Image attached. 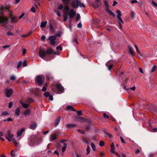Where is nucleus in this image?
Returning <instances> with one entry per match:
<instances>
[{"mask_svg": "<svg viewBox=\"0 0 157 157\" xmlns=\"http://www.w3.org/2000/svg\"><path fill=\"white\" fill-rule=\"evenodd\" d=\"M50 95V93L48 92H45L44 94V96L46 97H48Z\"/></svg>", "mask_w": 157, "mask_h": 157, "instance_id": "42", "label": "nucleus"}, {"mask_svg": "<svg viewBox=\"0 0 157 157\" xmlns=\"http://www.w3.org/2000/svg\"><path fill=\"white\" fill-rule=\"evenodd\" d=\"M70 0H61V1L64 4H67Z\"/></svg>", "mask_w": 157, "mask_h": 157, "instance_id": "52", "label": "nucleus"}, {"mask_svg": "<svg viewBox=\"0 0 157 157\" xmlns=\"http://www.w3.org/2000/svg\"><path fill=\"white\" fill-rule=\"evenodd\" d=\"M56 87L57 89L60 91L63 92L64 90V88L61 84H58L56 85Z\"/></svg>", "mask_w": 157, "mask_h": 157, "instance_id": "17", "label": "nucleus"}, {"mask_svg": "<svg viewBox=\"0 0 157 157\" xmlns=\"http://www.w3.org/2000/svg\"><path fill=\"white\" fill-rule=\"evenodd\" d=\"M56 39V37L55 36H50L49 37L48 39L50 40V44L52 45H54L55 44V40Z\"/></svg>", "mask_w": 157, "mask_h": 157, "instance_id": "11", "label": "nucleus"}, {"mask_svg": "<svg viewBox=\"0 0 157 157\" xmlns=\"http://www.w3.org/2000/svg\"><path fill=\"white\" fill-rule=\"evenodd\" d=\"M86 151H87V153H86V155H88L90 152V147L88 145L87 146V148H86Z\"/></svg>", "mask_w": 157, "mask_h": 157, "instance_id": "44", "label": "nucleus"}, {"mask_svg": "<svg viewBox=\"0 0 157 157\" xmlns=\"http://www.w3.org/2000/svg\"><path fill=\"white\" fill-rule=\"evenodd\" d=\"M38 54L41 58L44 59L45 57L46 56L47 53L43 48H40L39 52Z\"/></svg>", "mask_w": 157, "mask_h": 157, "instance_id": "6", "label": "nucleus"}, {"mask_svg": "<svg viewBox=\"0 0 157 157\" xmlns=\"http://www.w3.org/2000/svg\"><path fill=\"white\" fill-rule=\"evenodd\" d=\"M47 23V21H45L44 22H42L40 24V27L41 28H44L46 26V25Z\"/></svg>", "mask_w": 157, "mask_h": 157, "instance_id": "31", "label": "nucleus"}, {"mask_svg": "<svg viewBox=\"0 0 157 157\" xmlns=\"http://www.w3.org/2000/svg\"><path fill=\"white\" fill-rule=\"evenodd\" d=\"M9 115V113L7 111H4L2 113L1 116L4 115L5 116H8Z\"/></svg>", "mask_w": 157, "mask_h": 157, "instance_id": "38", "label": "nucleus"}, {"mask_svg": "<svg viewBox=\"0 0 157 157\" xmlns=\"http://www.w3.org/2000/svg\"><path fill=\"white\" fill-rule=\"evenodd\" d=\"M77 27L79 28H81L82 27V24L81 22L77 25Z\"/></svg>", "mask_w": 157, "mask_h": 157, "instance_id": "61", "label": "nucleus"}, {"mask_svg": "<svg viewBox=\"0 0 157 157\" xmlns=\"http://www.w3.org/2000/svg\"><path fill=\"white\" fill-rule=\"evenodd\" d=\"M63 6L62 4H60L59 5V6L58 7V9L59 10H62L63 9Z\"/></svg>", "mask_w": 157, "mask_h": 157, "instance_id": "54", "label": "nucleus"}, {"mask_svg": "<svg viewBox=\"0 0 157 157\" xmlns=\"http://www.w3.org/2000/svg\"><path fill=\"white\" fill-rule=\"evenodd\" d=\"M31 113V111L29 109H27L23 113L25 116L29 115Z\"/></svg>", "mask_w": 157, "mask_h": 157, "instance_id": "22", "label": "nucleus"}, {"mask_svg": "<svg viewBox=\"0 0 157 157\" xmlns=\"http://www.w3.org/2000/svg\"><path fill=\"white\" fill-rule=\"evenodd\" d=\"M13 105V102H10L9 104L8 107L9 108H11Z\"/></svg>", "mask_w": 157, "mask_h": 157, "instance_id": "62", "label": "nucleus"}, {"mask_svg": "<svg viewBox=\"0 0 157 157\" xmlns=\"http://www.w3.org/2000/svg\"><path fill=\"white\" fill-rule=\"evenodd\" d=\"M22 63L21 61H19L18 62L17 66V69H18L19 68L21 67L22 65Z\"/></svg>", "mask_w": 157, "mask_h": 157, "instance_id": "37", "label": "nucleus"}, {"mask_svg": "<svg viewBox=\"0 0 157 157\" xmlns=\"http://www.w3.org/2000/svg\"><path fill=\"white\" fill-rule=\"evenodd\" d=\"M77 126V125L75 124H67L66 127L68 128H71Z\"/></svg>", "mask_w": 157, "mask_h": 157, "instance_id": "18", "label": "nucleus"}, {"mask_svg": "<svg viewBox=\"0 0 157 157\" xmlns=\"http://www.w3.org/2000/svg\"><path fill=\"white\" fill-rule=\"evenodd\" d=\"M99 145L100 146L102 147L104 145V142L103 141H100L99 142Z\"/></svg>", "mask_w": 157, "mask_h": 157, "instance_id": "49", "label": "nucleus"}, {"mask_svg": "<svg viewBox=\"0 0 157 157\" xmlns=\"http://www.w3.org/2000/svg\"><path fill=\"white\" fill-rule=\"evenodd\" d=\"M10 79L11 80L14 81L16 79V77L15 76L12 75L10 76Z\"/></svg>", "mask_w": 157, "mask_h": 157, "instance_id": "45", "label": "nucleus"}, {"mask_svg": "<svg viewBox=\"0 0 157 157\" xmlns=\"http://www.w3.org/2000/svg\"><path fill=\"white\" fill-rule=\"evenodd\" d=\"M67 110H71L73 111H76V110L71 106H67Z\"/></svg>", "mask_w": 157, "mask_h": 157, "instance_id": "24", "label": "nucleus"}, {"mask_svg": "<svg viewBox=\"0 0 157 157\" xmlns=\"http://www.w3.org/2000/svg\"><path fill=\"white\" fill-rule=\"evenodd\" d=\"M57 139L56 135V134H54L52 135L51 136V139L52 140H54Z\"/></svg>", "mask_w": 157, "mask_h": 157, "instance_id": "28", "label": "nucleus"}, {"mask_svg": "<svg viewBox=\"0 0 157 157\" xmlns=\"http://www.w3.org/2000/svg\"><path fill=\"white\" fill-rule=\"evenodd\" d=\"M56 49L57 50H59L60 51H62V47L61 46H59L56 47Z\"/></svg>", "mask_w": 157, "mask_h": 157, "instance_id": "53", "label": "nucleus"}, {"mask_svg": "<svg viewBox=\"0 0 157 157\" xmlns=\"http://www.w3.org/2000/svg\"><path fill=\"white\" fill-rule=\"evenodd\" d=\"M80 16L79 14L78 13L76 17V20L78 21L80 19Z\"/></svg>", "mask_w": 157, "mask_h": 157, "instance_id": "58", "label": "nucleus"}, {"mask_svg": "<svg viewBox=\"0 0 157 157\" xmlns=\"http://www.w3.org/2000/svg\"><path fill=\"white\" fill-rule=\"evenodd\" d=\"M12 141L15 146L16 147H18V144L15 141V140L14 139H13L12 140Z\"/></svg>", "mask_w": 157, "mask_h": 157, "instance_id": "39", "label": "nucleus"}, {"mask_svg": "<svg viewBox=\"0 0 157 157\" xmlns=\"http://www.w3.org/2000/svg\"><path fill=\"white\" fill-rule=\"evenodd\" d=\"M152 5L154 7H157V4L153 1H152Z\"/></svg>", "mask_w": 157, "mask_h": 157, "instance_id": "55", "label": "nucleus"}, {"mask_svg": "<svg viewBox=\"0 0 157 157\" xmlns=\"http://www.w3.org/2000/svg\"><path fill=\"white\" fill-rule=\"evenodd\" d=\"M156 68V65L154 66L152 68V69L151 72V73L155 71Z\"/></svg>", "mask_w": 157, "mask_h": 157, "instance_id": "50", "label": "nucleus"}, {"mask_svg": "<svg viewBox=\"0 0 157 157\" xmlns=\"http://www.w3.org/2000/svg\"><path fill=\"white\" fill-rule=\"evenodd\" d=\"M29 104L22 103V106L25 109H27L29 107Z\"/></svg>", "mask_w": 157, "mask_h": 157, "instance_id": "29", "label": "nucleus"}, {"mask_svg": "<svg viewBox=\"0 0 157 157\" xmlns=\"http://www.w3.org/2000/svg\"><path fill=\"white\" fill-rule=\"evenodd\" d=\"M148 108L150 112L157 113V106L155 105L151 104L148 107Z\"/></svg>", "mask_w": 157, "mask_h": 157, "instance_id": "8", "label": "nucleus"}, {"mask_svg": "<svg viewBox=\"0 0 157 157\" xmlns=\"http://www.w3.org/2000/svg\"><path fill=\"white\" fill-rule=\"evenodd\" d=\"M9 8L7 6H2L1 7V11H3L5 10H8Z\"/></svg>", "mask_w": 157, "mask_h": 157, "instance_id": "43", "label": "nucleus"}, {"mask_svg": "<svg viewBox=\"0 0 157 157\" xmlns=\"http://www.w3.org/2000/svg\"><path fill=\"white\" fill-rule=\"evenodd\" d=\"M37 140L35 136H31L29 142V145L31 146H34L37 144Z\"/></svg>", "mask_w": 157, "mask_h": 157, "instance_id": "4", "label": "nucleus"}, {"mask_svg": "<svg viewBox=\"0 0 157 157\" xmlns=\"http://www.w3.org/2000/svg\"><path fill=\"white\" fill-rule=\"evenodd\" d=\"M4 92L6 97L9 98L12 94L13 91L12 89H8L7 88H6L4 90Z\"/></svg>", "mask_w": 157, "mask_h": 157, "instance_id": "5", "label": "nucleus"}, {"mask_svg": "<svg viewBox=\"0 0 157 157\" xmlns=\"http://www.w3.org/2000/svg\"><path fill=\"white\" fill-rule=\"evenodd\" d=\"M48 97H49V99L51 101L53 100V96L52 95H50Z\"/></svg>", "mask_w": 157, "mask_h": 157, "instance_id": "64", "label": "nucleus"}, {"mask_svg": "<svg viewBox=\"0 0 157 157\" xmlns=\"http://www.w3.org/2000/svg\"><path fill=\"white\" fill-rule=\"evenodd\" d=\"M100 1L101 0H96L94 2L91 3L92 6L94 8H99L101 5Z\"/></svg>", "mask_w": 157, "mask_h": 157, "instance_id": "9", "label": "nucleus"}, {"mask_svg": "<svg viewBox=\"0 0 157 157\" xmlns=\"http://www.w3.org/2000/svg\"><path fill=\"white\" fill-rule=\"evenodd\" d=\"M31 11L33 13H35L36 12V10L35 8L33 6L31 9Z\"/></svg>", "mask_w": 157, "mask_h": 157, "instance_id": "60", "label": "nucleus"}, {"mask_svg": "<svg viewBox=\"0 0 157 157\" xmlns=\"http://www.w3.org/2000/svg\"><path fill=\"white\" fill-rule=\"evenodd\" d=\"M102 130L104 132V133L108 136L109 138H111L112 137V135L110 133L107 132L106 130L105 129H102Z\"/></svg>", "mask_w": 157, "mask_h": 157, "instance_id": "20", "label": "nucleus"}, {"mask_svg": "<svg viewBox=\"0 0 157 157\" xmlns=\"http://www.w3.org/2000/svg\"><path fill=\"white\" fill-rule=\"evenodd\" d=\"M128 53L132 56L134 55V53L133 51V49L130 45L128 46Z\"/></svg>", "mask_w": 157, "mask_h": 157, "instance_id": "15", "label": "nucleus"}, {"mask_svg": "<svg viewBox=\"0 0 157 157\" xmlns=\"http://www.w3.org/2000/svg\"><path fill=\"white\" fill-rule=\"evenodd\" d=\"M68 13L69 18L70 19V21H71V20L76 15V12L73 9H71L69 11Z\"/></svg>", "mask_w": 157, "mask_h": 157, "instance_id": "7", "label": "nucleus"}, {"mask_svg": "<svg viewBox=\"0 0 157 157\" xmlns=\"http://www.w3.org/2000/svg\"><path fill=\"white\" fill-rule=\"evenodd\" d=\"M85 121L86 122L87 124L85 125V129L87 131H89L91 128H93V130L97 131V129L93 124L91 120L89 119H85Z\"/></svg>", "mask_w": 157, "mask_h": 157, "instance_id": "1", "label": "nucleus"}, {"mask_svg": "<svg viewBox=\"0 0 157 157\" xmlns=\"http://www.w3.org/2000/svg\"><path fill=\"white\" fill-rule=\"evenodd\" d=\"M80 1L78 0H73L71 3V6L73 8H77L78 7V4Z\"/></svg>", "mask_w": 157, "mask_h": 157, "instance_id": "10", "label": "nucleus"}, {"mask_svg": "<svg viewBox=\"0 0 157 157\" xmlns=\"http://www.w3.org/2000/svg\"><path fill=\"white\" fill-rule=\"evenodd\" d=\"M64 146L62 148V151L63 152H64L65 150L66 149L67 147V144L66 143H64Z\"/></svg>", "mask_w": 157, "mask_h": 157, "instance_id": "33", "label": "nucleus"}, {"mask_svg": "<svg viewBox=\"0 0 157 157\" xmlns=\"http://www.w3.org/2000/svg\"><path fill=\"white\" fill-rule=\"evenodd\" d=\"M82 141L86 143V144H89L88 141L85 138H82Z\"/></svg>", "mask_w": 157, "mask_h": 157, "instance_id": "46", "label": "nucleus"}, {"mask_svg": "<svg viewBox=\"0 0 157 157\" xmlns=\"http://www.w3.org/2000/svg\"><path fill=\"white\" fill-rule=\"evenodd\" d=\"M49 29L50 30V31L53 33L54 32V27L52 25V24L51 23H49Z\"/></svg>", "mask_w": 157, "mask_h": 157, "instance_id": "26", "label": "nucleus"}, {"mask_svg": "<svg viewBox=\"0 0 157 157\" xmlns=\"http://www.w3.org/2000/svg\"><path fill=\"white\" fill-rule=\"evenodd\" d=\"M62 33H63L61 31H59L58 33H56V35L58 37H60Z\"/></svg>", "mask_w": 157, "mask_h": 157, "instance_id": "47", "label": "nucleus"}, {"mask_svg": "<svg viewBox=\"0 0 157 157\" xmlns=\"http://www.w3.org/2000/svg\"><path fill=\"white\" fill-rule=\"evenodd\" d=\"M9 18L4 16H0V24L1 23L2 26L5 28L6 27V25L8 23Z\"/></svg>", "mask_w": 157, "mask_h": 157, "instance_id": "2", "label": "nucleus"}, {"mask_svg": "<svg viewBox=\"0 0 157 157\" xmlns=\"http://www.w3.org/2000/svg\"><path fill=\"white\" fill-rule=\"evenodd\" d=\"M6 34L8 36H10V35H14L13 34L11 33V32L9 31Z\"/></svg>", "mask_w": 157, "mask_h": 157, "instance_id": "59", "label": "nucleus"}, {"mask_svg": "<svg viewBox=\"0 0 157 157\" xmlns=\"http://www.w3.org/2000/svg\"><path fill=\"white\" fill-rule=\"evenodd\" d=\"M104 3L106 7L105 9V11L109 13V14L113 16V17H115V15L114 13L109 9V6L108 4V2L107 1L105 0L104 1Z\"/></svg>", "mask_w": 157, "mask_h": 157, "instance_id": "3", "label": "nucleus"}, {"mask_svg": "<svg viewBox=\"0 0 157 157\" xmlns=\"http://www.w3.org/2000/svg\"><path fill=\"white\" fill-rule=\"evenodd\" d=\"M26 101L27 102L30 103L32 102H33L34 101V99H33L32 98H27Z\"/></svg>", "mask_w": 157, "mask_h": 157, "instance_id": "30", "label": "nucleus"}, {"mask_svg": "<svg viewBox=\"0 0 157 157\" xmlns=\"http://www.w3.org/2000/svg\"><path fill=\"white\" fill-rule=\"evenodd\" d=\"M91 147L94 151L96 150V146L93 143H91Z\"/></svg>", "mask_w": 157, "mask_h": 157, "instance_id": "35", "label": "nucleus"}, {"mask_svg": "<svg viewBox=\"0 0 157 157\" xmlns=\"http://www.w3.org/2000/svg\"><path fill=\"white\" fill-rule=\"evenodd\" d=\"M60 119L61 118L59 117H58L56 119L55 122V127H56L59 124L60 120Z\"/></svg>", "mask_w": 157, "mask_h": 157, "instance_id": "23", "label": "nucleus"}, {"mask_svg": "<svg viewBox=\"0 0 157 157\" xmlns=\"http://www.w3.org/2000/svg\"><path fill=\"white\" fill-rule=\"evenodd\" d=\"M25 129L24 128H22L21 129L18 130L17 132V135L18 136H20L22 134L23 131H25Z\"/></svg>", "mask_w": 157, "mask_h": 157, "instance_id": "19", "label": "nucleus"}, {"mask_svg": "<svg viewBox=\"0 0 157 157\" xmlns=\"http://www.w3.org/2000/svg\"><path fill=\"white\" fill-rule=\"evenodd\" d=\"M20 112V108H17L15 111V114L17 116H19Z\"/></svg>", "mask_w": 157, "mask_h": 157, "instance_id": "25", "label": "nucleus"}, {"mask_svg": "<svg viewBox=\"0 0 157 157\" xmlns=\"http://www.w3.org/2000/svg\"><path fill=\"white\" fill-rule=\"evenodd\" d=\"M46 79L49 80H51L53 78V76L49 74H48L46 75Z\"/></svg>", "mask_w": 157, "mask_h": 157, "instance_id": "27", "label": "nucleus"}, {"mask_svg": "<svg viewBox=\"0 0 157 157\" xmlns=\"http://www.w3.org/2000/svg\"><path fill=\"white\" fill-rule=\"evenodd\" d=\"M131 17L132 19H134L135 18V13L132 12L131 13Z\"/></svg>", "mask_w": 157, "mask_h": 157, "instance_id": "36", "label": "nucleus"}, {"mask_svg": "<svg viewBox=\"0 0 157 157\" xmlns=\"http://www.w3.org/2000/svg\"><path fill=\"white\" fill-rule=\"evenodd\" d=\"M46 37L44 36H42L41 37V40L42 41H44L45 40Z\"/></svg>", "mask_w": 157, "mask_h": 157, "instance_id": "57", "label": "nucleus"}, {"mask_svg": "<svg viewBox=\"0 0 157 157\" xmlns=\"http://www.w3.org/2000/svg\"><path fill=\"white\" fill-rule=\"evenodd\" d=\"M77 113L78 116H80L82 115V113L81 111H75Z\"/></svg>", "mask_w": 157, "mask_h": 157, "instance_id": "48", "label": "nucleus"}, {"mask_svg": "<svg viewBox=\"0 0 157 157\" xmlns=\"http://www.w3.org/2000/svg\"><path fill=\"white\" fill-rule=\"evenodd\" d=\"M116 12L117 13L118 15H117V17H118L119 16H121V12L120 10H116Z\"/></svg>", "mask_w": 157, "mask_h": 157, "instance_id": "41", "label": "nucleus"}, {"mask_svg": "<svg viewBox=\"0 0 157 157\" xmlns=\"http://www.w3.org/2000/svg\"><path fill=\"white\" fill-rule=\"evenodd\" d=\"M106 66L108 67V70L110 71L113 66V61H109L106 64Z\"/></svg>", "mask_w": 157, "mask_h": 157, "instance_id": "13", "label": "nucleus"}, {"mask_svg": "<svg viewBox=\"0 0 157 157\" xmlns=\"http://www.w3.org/2000/svg\"><path fill=\"white\" fill-rule=\"evenodd\" d=\"M121 16H120V17L119 16L118 17H117L118 18V20L120 21V22H121L122 23H123V22L122 19L121 18Z\"/></svg>", "mask_w": 157, "mask_h": 157, "instance_id": "63", "label": "nucleus"}, {"mask_svg": "<svg viewBox=\"0 0 157 157\" xmlns=\"http://www.w3.org/2000/svg\"><path fill=\"white\" fill-rule=\"evenodd\" d=\"M36 82L39 84L40 86L42 84L43 82L42 80L41 77L40 75H38L36 78L35 80Z\"/></svg>", "mask_w": 157, "mask_h": 157, "instance_id": "14", "label": "nucleus"}, {"mask_svg": "<svg viewBox=\"0 0 157 157\" xmlns=\"http://www.w3.org/2000/svg\"><path fill=\"white\" fill-rule=\"evenodd\" d=\"M37 127V123L35 122H33L30 125V129L33 130L35 129Z\"/></svg>", "mask_w": 157, "mask_h": 157, "instance_id": "16", "label": "nucleus"}, {"mask_svg": "<svg viewBox=\"0 0 157 157\" xmlns=\"http://www.w3.org/2000/svg\"><path fill=\"white\" fill-rule=\"evenodd\" d=\"M79 6L81 7H83L84 8H85L86 7V6L84 5V4L83 3H81L80 1L78 4V6Z\"/></svg>", "mask_w": 157, "mask_h": 157, "instance_id": "40", "label": "nucleus"}, {"mask_svg": "<svg viewBox=\"0 0 157 157\" xmlns=\"http://www.w3.org/2000/svg\"><path fill=\"white\" fill-rule=\"evenodd\" d=\"M14 151V150H12L10 152L11 155L12 157H15V154L13 153V152Z\"/></svg>", "mask_w": 157, "mask_h": 157, "instance_id": "56", "label": "nucleus"}, {"mask_svg": "<svg viewBox=\"0 0 157 157\" xmlns=\"http://www.w3.org/2000/svg\"><path fill=\"white\" fill-rule=\"evenodd\" d=\"M53 49L52 48H49L47 50V52H46L47 54L50 55L53 53Z\"/></svg>", "mask_w": 157, "mask_h": 157, "instance_id": "21", "label": "nucleus"}, {"mask_svg": "<svg viewBox=\"0 0 157 157\" xmlns=\"http://www.w3.org/2000/svg\"><path fill=\"white\" fill-rule=\"evenodd\" d=\"M103 117L105 118L109 119V116L107 115L105 113H103Z\"/></svg>", "mask_w": 157, "mask_h": 157, "instance_id": "51", "label": "nucleus"}, {"mask_svg": "<svg viewBox=\"0 0 157 157\" xmlns=\"http://www.w3.org/2000/svg\"><path fill=\"white\" fill-rule=\"evenodd\" d=\"M67 3H68L67 4H65L66 5L65 6L64 9L65 10H66L67 12H68L70 10V9L68 6L67 5Z\"/></svg>", "mask_w": 157, "mask_h": 157, "instance_id": "34", "label": "nucleus"}, {"mask_svg": "<svg viewBox=\"0 0 157 157\" xmlns=\"http://www.w3.org/2000/svg\"><path fill=\"white\" fill-rule=\"evenodd\" d=\"M9 17L11 19V22L12 23H17V19H16V17L13 15L11 12L9 13Z\"/></svg>", "mask_w": 157, "mask_h": 157, "instance_id": "12", "label": "nucleus"}, {"mask_svg": "<svg viewBox=\"0 0 157 157\" xmlns=\"http://www.w3.org/2000/svg\"><path fill=\"white\" fill-rule=\"evenodd\" d=\"M63 17L64 18L63 21H66L68 18V15L67 13H65L63 15Z\"/></svg>", "mask_w": 157, "mask_h": 157, "instance_id": "32", "label": "nucleus"}]
</instances>
